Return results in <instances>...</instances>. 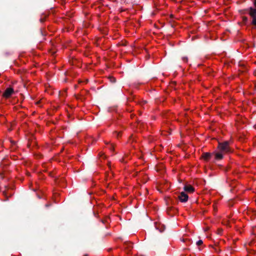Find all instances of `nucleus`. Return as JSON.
I'll list each match as a JSON object with an SVG mask.
<instances>
[{"mask_svg":"<svg viewBox=\"0 0 256 256\" xmlns=\"http://www.w3.org/2000/svg\"><path fill=\"white\" fill-rule=\"evenodd\" d=\"M218 150L226 154L230 151L229 147V142H220L218 146Z\"/></svg>","mask_w":256,"mask_h":256,"instance_id":"nucleus-1","label":"nucleus"},{"mask_svg":"<svg viewBox=\"0 0 256 256\" xmlns=\"http://www.w3.org/2000/svg\"><path fill=\"white\" fill-rule=\"evenodd\" d=\"M250 14L252 18V24L256 26V9L250 8Z\"/></svg>","mask_w":256,"mask_h":256,"instance_id":"nucleus-2","label":"nucleus"},{"mask_svg":"<svg viewBox=\"0 0 256 256\" xmlns=\"http://www.w3.org/2000/svg\"><path fill=\"white\" fill-rule=\"evenodd\" d=\"M188 196L184 192H182L178 196V199L180 202H185L188 201Z\"/></svg>","mask_w":256,"mask_h":256,"instance_id":"nucleus-3","label":"nucleus"},{"mask_svg":"<svg viewBox=\"0 0 256 256\" xmlns=\"http://www.w3.org/2000/svg\"><path fill=\"white\" fill-rule=\"evenodd\" d=\"M14 93V90L12 88H7L3 94V96L6 98H8Z\"/></svg>","mask_w":256,"mask_h":256,"instance_id":"nucleus-4","label":"nucleus"},{"mask_svg":"<svg viewBox=\"0 0 256 256\" xmlns=\"http://www.w3.org/2000/svg\"><path fill=\"white\" fill-rule=\"evenodd\" d=\"M184 189L185 192H186L189 194H192L194 191V188L190 184L185 185L184 188Z\"/></svg>","mask_w":256,"mask_h":256,"instance_id":"nucleus-5","label":"nucleus"},{"mask_svg":"<svg viewBox=\"0 0 256 256\" xmlns=\"http://www.w3.org/2000/svg\"><path fill=\"white\" fill-rule=\"evenodd\" d=\"M211 156H212L211 154H210L209 152H204L202 155L201 158L204 160L206 162H208L210 160Z\"/></svg>","mask_w":256,"mask_h":256,"instance_id":"nucleus-6","label":"nucleus"},{"mask_svg":"<svg viewBox=\"0 0 256 256\" xmlns=\"http://www.w3.org/2000/svg\"><path fill=\"white\" fill-rule=\"evenodd\" d=\"M214 154L215 159L216 160H220L223 158V156L225 154L218 150V152H215Z\"/></svg>","mask_w":256,"mask_h":256,"instance_id":"nucleus-7","label":"nucleus"},{"mask_svg":"<svg viewBox=\"0 0 256 256\" xmlns=\"http://www.w3.org/2000/svg\"><path fill=\"white\" fill-rule=\"evenodd\" d=\"M202 244V240H199L197 242L196 244L198 246H200Z\"/></svg>","mask_w":256,"mask_h":256,"instance_id":"nucleus-8","label":"nucleus"},{"mask_svg":"<svg viewBox=\"0 0 256 256\" xmlns=\"http://www.w3.org/2000/svg\"><path fill=\"white\" fill-rule=\"evenodd\" d=\"M247 18L246 17L243 18V21L244 22H245L247 20Z\"/></svg>","mask_w":256,"mask_h":256,"instance_id":"nucleus-9","label":"nucleus"},{"mask_svg":"<svg viewBox=\"0 0 256 256\" xmlns=\"http://www.w3.org/2000/svg\"><path fill=\"white\" fill-rule=\"evenodd\" d=\"M110 79H111V80H111L112 82H114L116 81L115 78H110Z\"/></svg>","mask_w":256,"mask_h":256,"instance_id":"nucleus-10","label":"nucleus"},{"mask_svg":"<svg viewBox=\"0 0 256 256\" xmlns=\"http://www.w3.org/2000/svg\"><path fill=\"white\" fill-rule=\"evenodd\" d=\"M254 5H255V6L256 7V0H254Z\"/></svg>","mask_w":256,"mask_h":256,"instance_id":"nucleus-11","label":"nucleus"}]
</instances>
